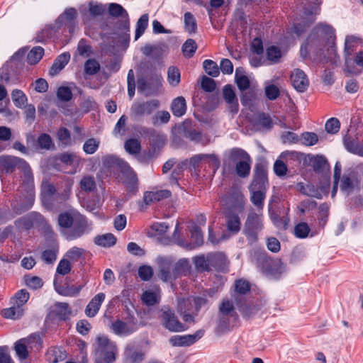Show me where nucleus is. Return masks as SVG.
Listing matches in <instances>:
<instances>
[{
    "instance_id": "f257e3e1",
    "label": "nucleus",
    "mask_w": 363,
    "mask_h": 363,
    "mask_svg": "<svg viewBox=\"0 0 363 363\" xmlns=\"http://www.w3.org/2000/svg\"><path fill=\"white\" fill-rule=\"evenodd\" d=\"M61 233L67 240H77L91 230L86 218L75 211L62 213L58 216Z\"/></svg>"
},
{
    "instance_id": "f03ea898",
    "label": "nucleus",
    "mask_w": 363,
    "mask_h": 363,
    "mask_svg": "<svg viewBox=\"0 0 363 363\" xmlns=\"http://www.w3.org/2000/svg\"><path fill=\"white\" fill-rule=\"evenodd\" d=\"M252 159L243 149L234 147L229 150L223 159V172L229 173L233 169L240 178H246L250 175Z\"/></svg>"
},
{
    "instance_id": "7ed1b4c3",
    "label": "nucleus",
    "mask_w": 363,
    "mask_h": 363,
    "mask_svg": "<svg viewBox=\"0 0 363 363\" xmlns=\"http://www.w3.org/2000/svg\"><path fill=\"white\" fill-rule=\"evenodd\" d=\"M158 277L164 282L172 283L177 279L190 273L191 265L187 259H180L174 262L172 257H160L157 259Z\"/></svg>"
},
{
    "instance_id": "20e7f679",
    "label": "nucleus",
    "mask_w": 363,
    "mask_h": 363,
    "mask_svg": "<svg viewBox=\"0 0 363 363\" xmlns=\"http://www.w3.org/2000/svg\"><path fill=\"white\" fill-rule=\"evenodd\" d=\"M94 358L98 363H111L116 360L117 347L106 335H99L92 345Z\"/></svg>"
},
{
    "instance_id": "39448f33",
    "label": "nucleus",
    "mask_w": 363,
    "mask_h": 363,
    "mask_svg": "<svg viewBox=\"0 0 363 363\" xmlns=\"http://www.w3.org/2000/svg\"><path fill=\"white\" fill-rule=\"evenodd\" d=\"M262 214L252 210L247 215L242 229L243 234L247 240L253 243L257 240L258 233L263 228Z\"/></svg>"
},
{
    "instance_id": "423d86ee",
    "label": "nucleus",
    "mask_w": 363,
    "mask_h": 363,
    "mask_svg": "<svg viewBox=\"0 0 363 363\" xmlns=\"http://www.w3.org/2000/svg\"><path fill=\"white\" fill-rule=\"evenodd\" d=\"M21 171L23 174L22 188L27 194L26 204L24 208L28 210L31 208L35 200L33 174L28 162L23 166V168H21Z\"/></svg>"
},
{
    "instance_id": "0eeeda50",
    "label": "nucleus",
    "mask_w": 363,
    "mask_h": 363,
    "mask_svg": "<svg viewBox=\"0 0 363 363\" xmlns=\"http://www.w3.org/2000/svg\"><path fill=\"white\" fill-rule=\"evenodd\" d=\"M160 318L162 325L170 332L179 333L187 329L185 325L179 320L174 312L169 308L162 309Z\"/></svg>"
},
{
    "instance_id": "6e6552de",
    "label": "nucleus",
    "mask_w": 363,
    "mask_h": 363,
    "mask_svg": "<svg viewBox=\"0 0 363 363\" xmlns=\"http://www.w3.org/2000/svg\"><path fill=\"white\" fill-rule=\"evenodd\" d=\"M340 189L346 194L360 189V176L354 169H349L342 176Z\"/></svg>"
},
{
    "instance_id": "1a4fd4ad",
    "label": "nucleus",
    "mask_w": 363,
    "mask_h": 363,
    "mask_svg": "<svg viewBox=\"0 0 363 363\" xmlns=\"http://www.w3.org/2000/svg\"><path fill=\"white\" fill-rule=\"evenodd\" d=\"M159 106V101L154 99L147 101H136L130 108V114L135 118L150 115Z\"/></svg>"
},
{
    "instance_id": "9d476101",
    "label": "nucleus",
    "mask_w": 363,
    "mask_h": 363,
    "mask_svg": "<svg viewBox=\"0 0 363 363\" xmlns=\"http://www.w3.org/2000/svg\"><path fill=\"white\" fill-rule=\"evenodd\" d=\"M22 158L12 155L0 156V169L6 173H12L16 169H21L26 164Z\"/></svg>"
},
{
    "instance_id": "9b49d317",
    "label": "nucleus",
    "mask_w": 363,
    "mask_h": 363,
    "mask_svg": "<svg viewBox=\"0 0 363 363\" xmlns=\"http://www.w3.org/2000/svg\"><path fill=\"white\" fill-rule=\"evenodd\" d=\"M220 259L225 262V255L220 252L210 254L206 257L203 255L194 257V262L195 267L200 272L209 271L211 265L216 259Z\"/></svg>"
},
{
    "instance_id": "f8f14e48",
    "label": "nucleus",
    "mask_w": 363,
    "mask_h": 363,
    "mask_svg": "<svg viewBox=\"0 0 363 363\" xmlns=\"http://www.w3.org/2000/svg\"><path fill=\"white\" fill-rule=\"evenodd\" d=\"M203 335V331L199 330L194 335H174L169 339V342L174 347L189 346L199 340Z\"/></svg>"
},
{
    "instance_id": "ddd939ff",
    "label": "nucleus",
    "mask_w": 363,
    "mask_h": 363,
    "mask_svg": "<svg viewBox=\"0 0 363 363\" xmlns=\"http://www.w3.org/2000/svg\"><path fill=\"white\" fill-rule=\"evenodd\" d=\"M267 184L268 179L265 168L262 164H256L255 167L253 180L250 186V188L266 190V186Z\"/></svg>"
},
{
    "instance_id": "4468645a",
    "label": "nucleus",
    "mask_w": 363,
    "mask_h": 363,
    "mask_svg": "<svg viewBox=\"0 0 363 363\" xmlns=\"http://www.w3.org/2000/svg\"><path fill=\"white\" fill-rule=\"evenodd\" d=\"M293 86L299 92L305 91L309 84L306 74L300 69H295L291 74Z\"/></svg>"
},
{
    "instance_id": "2eb2a0df",
    "label": "nucleus",
    "mask_w": 363,
    "mask_h": 363,
    "mask_svg": "<svg viewBox=\"0 0 363 363\" xmlns=\"http://www.w3.org/2000/svg\"><path fill=\"white\" fill-rule=\"evenodd\" d=\"M225 204L233 209H243L245 198L242 193L236 189H231L229 195L225 198Z\"/></svg>"
},
{
    "instance_id": "dca6fc26",
    "label": "nucleus",
    "mask_w": 363,
    "mask_h": 363,
    "mask_svg": "<svg viewBox=\"0 0 363 363\" xmlns=\"http://www.w3.org/2000/svg\"><path fill=\"white\" fill-rule=\"evenodd\" d=\"M358 43V39L354 36H347L345 39V67L347 72L353 73L352 69L350 68V65L352 63V60L350 56L356 49V45Z\"/></svg>"
},
{
    "instance_id": "f3484780",
    "label": "nucleus",
    "mask_w": 363,
    "mask_h": 363,
    "mask_svg": "<svg viewBox=\"0 0 363 363\" xmlns=\"http://www.w3.org/2000/svg\"><path fill=\"white\" fill-rule=\"evenodd\" d=\"M106 295L104 293H99L95 295L91 300L89 302L85 308V314L89 318L94 317L99 312L101 303L105 299Z\"/></svg>"
},
{
    "instance_id": "a211bd4d",
    "label": "nucleus",
    "mask_w": 363,
    "mask_h": 363,
    "mask_svg": "<svg viewBox=\"0 0 363 363\" xmlns=\"http://www.w3.org/2000/svg\"><path fill=\"white\" fill-rule=\"evenodd\" d=\"M223 99L228 104V108L231 113L235 114L238 111V102L235 94L230 85H225L223 89Z\"/></svg>"
},
{
    "instance_id": "6ab92c4d",
    "label": "nucleus",
    "mask_w": 363,
    "mask_h": 363,
    "mask_svg": "<svg viewBox=\"0 0 363 363\" xmlns=\"http://www.w3.org/2000/svg\"><path fill=\"white\" fill-rule=\"evenodd\" d=\"M250 201L257 208L258 213L262 211L264 207V201L266 197V190L255 188H250Z\"/></svg>"
},
{
    "instance_id": "aec40b11",
    "label": "nucleus",
    "mask_w": 363,
    "mask_h": 363,
    "mask_svg": "<svg viewBox=\"0 0 363 363\" xmlns=\"http://www.w3.org/2000/svg\"><path fill=\"white\" fill-rule=\"evenodd\" d=\"M171 196V192L168 190H158L155 191H147L143 196L144 202L149 205L152 203L160 201L164 199H167Z\"/></svg>"
},
{
    "instance_id": "412c9836",
    "label": "nucleus",
    "mask_w": 363,
    "mask_h": 363,
    "mask_svg": "<svg viewBox=\"0 0 363 363\" xmlns=\"http://www.w3.org/2000/svg\"><path fill=\"white\" fill-rule=\"evenodd\" d=\"M70 60V55L68 52H65L60 55L54 61L50 71V76L57 75L69 62Z\"/></svg>"
},
{
    "instance_id": "4be33fe9",
    "label": "nucleus",
    "mask_w": 363,
    "mask_h": 363,
    "mask_svg": "<svg viewBox=\"0 0 363 363\" xmlns=\"http://www.w3.org/2000/svg\"><path fill=\"white\" fill-rule=\"evenodd\" d=\"M42 218L43 217L40 214L35 212H32L26 216L19 218L16 221V224L28 230L33 226L35 222L40 221Z\"/></svg>"
},
{
    "instance_id": "5701e85b",
    "label": "nucleus",
    "mask_w": 363,
    "mask_h": 363,
    "mask_svg": "<svg viewBox=\"0 0 363 363\" xmlns=\"http://www.w3.org/2000/svg\"><path fill=\"white\" fill-rule=\"evenodd\" d=\"M171 110L174 116L181 117L184 115L186 111L185 99L183 96L174 99L171 105Z\"/></svg>"
},
{
    "instance_id": "b1692460",
    "label": "nucleus",
    "mask_w": 363,
    "mask_h": 363,
    "mask_svg": "<svg viewBox=\"0 0 363 363\" xmlns=\"http://www.w3.org/2000/svg\"><path fill=\"white\" fill-rule=\"evenodd\" d=\"M122 174L125 177V182L132 188H135L138 183V178L135 172L126 162L121 169Z\"/></svg>"
},
{
    "instance_id": "393cba45",
    "label": "nucleus",
    "mask_w": 363,
    "mask_h": 363,
    "mask_svg": "<svg viewBox=\"0 0 363 363\" xmlns=\"http://www.w3.org/2000/svg\"><path fill=\"white\" fill-rule=\"evenodd\" d=\"M108 12L113 17L122 16L124 18V26L128 27V14L122 6L116 3H111L108 6Z\"/></svg>"
},
{
    "instance_id": "a878e982",
    "label": "nucleus",
    "mask_w": 363,
    "mask_h": 363,
    "mask_svg": "<svg viewBox=\"0 0 363 363\" xmlns=\"http://www.w3.org/2000/svg\"><path fill=\"white\" fill-rule=\"evenodd\" d=\"M298 190L303 194L320 199L322 194L319 190L311 184H304L299 183L297 185Z\"/></svg>"
},
{
    "instance_id": "bb28decb",
    "label": "nucleus",
    "mask_w": 363,
    "mask_h": 363,
    "mask_svg": "<svg viewBox=\"0 0 363 363\" xmlns=\"http://www.w3.org/2000/svg\"><path fill=\"white\" fill-rule=\"evenodd\" d=\"M219 314L231 316L238 320V315L235 310L233 303L228 299H223L219 306Z\"/></svg>"
},
{
    "instance_id": "cd10ccee",
    "label": "nucleus",
    "mask_w": 363,
    "mask_h": 363,
    "mask_svg": "<svg viewBox=\"0 0 363 363\" xmlns=\"http://www.w3.org/2000/svg\"><path fill=\"white\" fill-rule=\"evenodd\" d=\"M102 163L105 167H118L121 169L126 162L115 155H106L102 157Z\"/></svg>"
},
{
    "instance_id": "c85d7f7f",
    "label": "nucleus",
    "mask_w": 363,
    "mask_h": 363,
    "mask_svg": "<svg viewBox=\"0 0 363 363\" xmlns=\"http://www.w3.org/2000/svg\"><path fill=\"white\" fill-rule=\"evenodd\" d=\"M236 320H234V318L231 316L219 314L217 330L220 333H224L228 331L231 327L232 323Z\"/></svg>"
},
{
    "instance_id": "c756f323",
    "label": "nucleus",
    "mask_w": 363,
    "mask_h": 363,
    "mask_svg": "<svg viewBox=\"0 0 363 363\" xmlns=\"http://www.w3.org/2000/svg\"><path fill=\"white\" fill-rule=\"evenodd\" d=\"M112 330L114 333L119 335H127L133 332V329L128 326V325L120 320H118L112 323Z\"/></svg>"
},
{
    "instance_id": "7c9ffc66",
    "label": "nucleus",
    "mask_w": 363,
    "mask_h": 363,
    "mask_svg": "<svg viewBox=\"0 0 363 363\" xmlns=\"http://www.w3.org/2000/svg\"><path fill=\"white\" fill-rule=\"evenodd\" d=\"M29 343V339H21L15 343L14 349L20 359H26L28 356V351L26 344Z\"/></svg>"
},
{
    "instance_id": "2f4dec72",
    "label": "nucleus",
    "mask_w": 363,
    "mask_h": 363,
    "mask_svg": "<svg viewBox=\"0 0 363 363\" xmlns=\"http://www.w3.org/2000/svg\"><path fill=\"white\" fill-rule=\"evenodd\" d=\"M55 313L59 320H65L71 314L69 305L67 303H57L55 306Z\"/></svg>"
},
{
    "instance_id": "473e14b6",
    "label": "nucleus",
    "mask_w": 363,
    "mask_h": 363,
    "mask_svg": "<svg viewBox=\"0 0 363 363\" xmlns=\"http://www.w3.org/2000/svg\"><path fill=\"white\" fill-rule=\"evenodd\" d=\"M94 242L97 245L103 247H111L116 242V238L111 233H106L102 235H98L94 238Z\"/></svg>"
},
{
    "instance_id": "72a5a7b5",
    "label": "nucleus",
    "mask_w": 363,
    "mask_h": 363,
    "mask_svg": "<svg viewBox=\"0 0 363 363\" xmlns=\"http://www.w3.org/2000/svg\"><path fill=\"white\" fill-rule=\"evenodd\" d=\"M12 138L11 129L7 126H0V152L6 149L4 144L9 143Z\"/></svg>"
},
{
    "instance_id": "f704fd0d",
    "label": "nucleus",
    "mask_w": 363,
    "mask_h": 363,
    "mask_svg": "<svg viewBox=\"0 0 363 363\" xmlns=\"http://www.w3.org/2000/svg\"><path fill=\"white\" fill-rule=\"evenodd\" d=\"M184 28L189 34L195 33L197 30L196 21L190 12H186L184 16Z\"/></svg>"
},
{
    "instance_id": "c9c22d12",
    "label": "nucleus",
    "mask_w": 363,
    "mask_h": 363,
    "mask_svg": "<svg viewBox=\"0 0 363 363\" xmlns=\"http://www.w3.org/2000/svg\"><path fill=\"white\" fill-rule=\"evenodd\" d=\"M23 311L22 308L15 303H13V306L2 311V315L4 318L13 320L20 318L23 315Z\"/></svg>"
},
{
    "instance_id": "e433bc0d",
    "label": "nucleus",
    "mask_w": 363,
    "mask_h": 363,
    "mask_svg": "<svg viewBox=\"0 0 363 363\" xmlns=\"http://www.w3.org/2000/svg\"><path fill=\"white\" fill-rule=\"evenodd\" d=\"M193 303L191 296L186 298L179 296L177 298V311L179 314L191 311Z\"/></svg>"
},
{
    "instance_id": "4c0bfd02",
    "label": "nucleus",
    "mask_w": 363,
    "mask_h": 363,
    "mask_svg": "<svg viewBox=\"0 0 363 363\" xmlns=\"http://www.w3.org/2000/svg\"><path fill=\"white\" fill-rule=\"evenodd\" d=\"M44 55V50L41 47L33 48L27 55V62L30 65L38 63Z\"/></svg>"
},
{
    "instance_id": "58836bf2",
    "label": "nucleus",
    "mask_w": 363,
    "mask_h": 363,
    "mask_svg": "<svg viewBox=\"0 0 363 363\" xmlns=\"http://www.w3.org/2000/svg\"><path fill=\"white\" fill-rule=\"evenodd\" d=\"M191 237L193 240L192 247H196L203 244V235L201 228L196 224H192L190 227Z\"/></svg>"
},
{
    "instance_id": "ea45409f",
    "label": "nucleus",
    "mask_w": 363,
    "mask_h": 363,
    "mask_svg": "<svg viewBox=\"0 0 363 363\" xmlns=\"http://www.w3.org/2000/svg\"><path fill=\"white\" fill-rule=\"evenodd\" d=\"M168 228V225L164 222L155 223L150 226V228L147 230V234L150 237L160 235L166 233Z\"/></svg>"
},
{
    "instance_id": "a19ab883",
    "label": "nucleus",
    "mask_w": 363,
    "mask_h": 363,
    "mask_svg": "<svg viewBox=\"0 0 363 363\" xmlns=\"http://www.w3.org/2000/svg\"><path fill=\"white\" fill-rule=\"evenodd\" d=\"M11 99L13 104L18 108H23L27 101V97L20 89H14L11 92Z\"/></svg>"
},
{
    "instance_id": "79ce46f5",
    "label": "nucleus",
    "mask_w": 363,
    "mask_h": 363,
    "mask_svg": "<svg viewBox=\"0 0 363 363\" xmlns=\"http://www.w3.org/2000/svg\"><path fill=\"white\" fill-rule=\"evenodd\" d=\"M148 25V15L143 14L138 19L136 24L135 40H137L145 32Z\"/></svg>"
},
{
    "instance_id": "37998d69",
    "label": "nucleus",
    "mask_w": 363,
    "mask_h": 363,
    "mask_svg": "<svg viewBox=\"0 0 363 363\" xmlns=\"http://www.w3.org/2000/svg\"><path fill=\"white\" fill-rule=\"evenodd\" d=\"M314 30L319 38L330 39L333 37V28L328 25L319 24Z\"/></svg>"
},
{
    "instance_id": "c03bdc74",
    "label": "nucleus",
    "mask_w": 363,
    "mask_h": 363,
    "mask_svg": "<svg viewBox=\"0 0 363 363\" xmlns=\"http://www.w3.org/2000/svg\"><path fill=\"white\" fill-rule=\"evenodd\" d=\"M125 356L129 362L138 363L144 359L145 354L141 351L127 349L125 352Z\"/></svg>"
},
{
    "instance_id": "a18cd8bd",
    "label": "nucleus",
    "mask_w": 363,
    "mask_h": 363,
    "mask_svg": "<svg viewBox=\"0 0 363 363\" xmlns=\"http://www.w3.org/2000/svg\"><path fill=\"white\" fill-rule=\"evenodd\" d=\"M197 49V45L194 40L188 39L182 45V52L184 57L190 58L191 57Z\"/></svg>"
},
{
    "instance_id": "49530a36",
    "label": "nucleus",
    "mask_w": 363,
    "mask_h": 363,
    "mask_svg": "<svg viewBox=\"0 0 363 363\" xmlns=\"http://www.w3.org/2000/svg\"><path fill=\"white\" fill-rule=\"evenodd\" d=\"M180 72L175 67H169L167 71V80L170 85L177 86L180 82Z\"/></svg>"
},
{
    "instance_id": "de8ad7c7",
    "label": "nucleus",
    "mask_w": 363,
    "mask_h": 363,
    "mask_svg": "<svg viewBox=\"0 0 363 363\" xmlns=\"http://www.w3.org/2000/svg\"><path fill=\"white\" fill-rule=\"evenodd\" d=\"M100 64L95 59H89L84 63V72L88 75H94L100 70Z\"/></svg>"
},
{
    "instance_id": "09e8293b",
    "label": "nucleus",
    "mask_w": 363,
    "mask_h": 363,
    "mask_svg": "<svg viewBox=\"0 0 363 363\" xmlns=\"http://www.w3.org/2000/svg\"><path fill=\"white\" fill-rule=\"evenodd\" d=\"M235 82L240 91L247 90L250 85L248 77L243 74H240L238 69H236L235 71Z\"/></svg>"
},
{
    "instance_id": "8fccbe9b",
    "label": "nucleus",
    "mask_w": 363,
    "mask_h": 363,
    "mask_svg": "<svg viewBox=\"0 0 363 363\" xmlns=\"http://www.w3.org/2000/svg\"><path fill=\"white\" fill-rule=\"evenodd\" d=\"M124 147L128 153L135 155L140 151L141 145L138 139L133 138L125 141Z\"/></svg>"
},
{
    "instance_id": "3c124183",
    "label": "nucleus",
    "mask_w": 363,
    "mask_h": 363,
    "mask_svg": "<svg viewBox=\"0 0 363 363\" xmlns=\"http://www.w3.org/2000/svg\"><path fill=\"white\" fill-rule=\"evenodd\" d=\"M57 136L60 143L65 146L72 144L71 134L69 130L64 127L60 128L57 133Z\"/></svg>"
},
{
    "instance_id": "603ef678",
    "label": "nucleus",
    "mask_w": 363,
    "mask_h": 363,
    "mask_svg": "<svg viewBox=\"0 0 363 363\" xmlns=\"http://www.w3.org/2000/svg\"><path fill=\"white\" fill-rule=\"evenodd\" d=\"M310 231L308 225L304 222L298 223L294 228V235L301 239L307 238Z\"/></svg>"
},
{
    "instance_id": "864d4df0",
    "label": "nucleus",
    "mask_w": 363,
    "mask_h": 363,
    "mask_svg": "<svg viewBox=\"0 0 363 363\" xmlns=\"http://www.w3.org/2000/svg\"><path fill=\"white\" fill-rule=\"evenodd\" d=\"M203 68L206 72L213 77L218 76L220 73L217 64L211 60H206L203 62Z\"/></svg>"
},
{
    "instance_id": "5fc2aeb1",
    "label": "nucleus",
    "mask_w": 363,
    "mask_h": 363,
    "mask_svg": "<svg viewBox=\"0 0 363 363\" xmlns=\"http://www.w3.org/2000/svg\"><path fill=\"white\" fill-rule=\"evenodd\" d=\"M26 284L28 287L32 289H38L43 285L42 279L36 276L27 275L24 277Z\"/></svg>"
},
{
    "instance_id": "6e6d98bb",
    "label": "nucleus",
    "mask_w": 363,
    "mask_h": 363,
    "mask_svg": "<svg viewBox=\"0 0 363 363\" xmlns=\"http://www.w3.org/2000/svg\"><path fill=\"white\" fill-rule=\"evenodd\" d=\"M81 189L86 192H91L96 189V182L94 178L91 176H86L82 179L80 182Z\"/></svg>"
},
{
    "instance_id": "4d7b16f0",
    "label": "nucleus",
    "mask_w": 363,
    "mask_h": 363,
    "mask_svg": "<svg viewBox=\"0 0 363 363\" xmlns=\"http://www.w3.org/2000/svg\"><path fill=\"white\" fill-rule=\"evenodd\" d=\"M228 229L233 233H237L240 230V221L238 216H230L227 220Z\"/></svg>"
},
{
    "instance_id": "13d9d810",
    "label": "nucleus",
    "mask_w": 363,
    "mask_h": 363,
    "mask_svg": "<svg viewBox=\"0 0 363 363\" xmlns=\"http://www.w3.org/2000/svg\"><path fill=\"white\" fill-rule=\"evenodd\" d=\"M99 141L94 138L88 139L83 145V150L89 155L94 154L99 148Z\"/></svg>"
},
{
    "instance_id": "bf43d9fd",
    "label": "nucleus",
    "mask_w": 363,
    "mask_h": 363,
    "mask_svg": "<svg viewBox=\"0 0 363 363\" xmlns=\"http://www.w3.org/2000/svg\"><path fill=\"white\" fill-rule=\"evenodd\" d=\"M340 123L336 118H331L325 125V130L330 134H335L340 130Z\"/></svg>"
},
{
    "instance_id": "052dcab7",
    "label": "nucleus",
    "mask_w": 363,
    "mask_h": 363,
    "mask_svg": "<svg viewBox=\"0 0 363 363\" xmlns=\"http://www.w3.org/2000/svg\"><path fill=\"white\" fill-rule=\"evenodd\" d=\"M29 296V293L26 289H21L15 294L13 303L21 308L28 301Z\"/></svg>"
},
{
    "instance_id": "680f3d73",
    "label": "nucleus",
    "mask_w": 363,
    "mask_h": 363,
    "mask_svg": "<svg viewBox=\"0 0 363 363\" xmlns=\"http://www.w3.org/2000/svg\"><path fill=\"white\" fill-rule=\"evenodd\" d=\"M60 160L67 165H72L79 162V157L76 154L72 152L62 153L60 156Z\"/></svg>"
},
{
    "instance_id": "e2e57ef3",
    "label": "nucleus",
    "mask_w": 363,
    "mask_h": 363,
    "mask_svg": "<svg viewBox=\"0 0 363 363\" xmlns=\"http://www.w3.org/2000/svg\"><path fill=\"white\" fill-rule=\"evenodd\" d=\"M72 266L69 261L67 259H62L60 261L56 272L61 275H66L71 271Z\"/></svg>"
},
{
    "instance_id": "0e129e2a",
    "label": "nucleus",
    "mask_w": 363,
    "mask_h": 363,
    "mask_svg": "<svg viewBox=\"0 0 363 363\" xmlns=\"http://www.w3.org/2000/svg\"><path fill=\"white\" fill-rule=\"evenodd\" d=\"M281 53L279 48L271 46L267 50V59L273 62H277L281 57Z\"/></svg>"
},
{
    "instance_id": "69168bd1",
    "label": "nucleus",
    "mask_w": 363,
    "mask_h": 363,
    "mask_svg": "<svg viewBox=\"0 0 363 363\" xmlns=\"http://www.w3.org/2000/svg\"><path fill=\"white\" fill-rule=\"evenodd\" d=\"M38 144L42 149L49 150L52 146L51 137L46 133L41 134L38 139Z\"/></svg>"
},
{
    "instance_id": "338daca9",
    "label": "nucleus",
    "mask_w": 363,
    "mask_h": 363,
    "mask_svg": "<svg viewBox=\"0 0 363 363\" xmlns=\"http://www.w3.org/2000/svg\"><path fill=\"white\" fill-rule=\"evenodd\" d=\"M303 144L312 146L318 141V137L315 133L306 132L302 134Z\"/></svg>"
},
{
    "instance_id": "774afa93",
    "label": "nucleus",
    "mask_w": 363,
    "mask_h": 363,
    "mask_svg": "<svg viewBox=\"0 0 363 363\" xmlns=\"http://www.w3.org/2000/svg\"><path fill=\"white\" fill-rule=\"evenodd\" d=\"M264 91L266 96L269 100H275L279 97L280 94L279 88L274 84L267 86L265 87Z\"/></svg>"
}]
</instances>
